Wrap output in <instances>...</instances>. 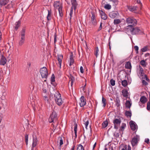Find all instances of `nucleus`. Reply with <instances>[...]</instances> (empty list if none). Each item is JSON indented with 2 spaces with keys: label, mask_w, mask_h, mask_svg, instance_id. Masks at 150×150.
Segmentation results:
<instances>
[{
  "label": "nucleus",
  "mask_w": 150,
  "mask_h": 150,
  "mask_svg": "<svg viewBox=\"0 0 150 150\" xmlns=\"http://www.w3.org/2000/svg\"><path fill=\"white\" fill-rule=\"evenodd\" d=\"M25 29L23 28L19 33L20 39L18 42V45L22 46L25 43Z\"/></svg>",
  "instance_id": "nucleus-1"
},
{
  "label": "nucleus",
  "mask_w": 150,
  "mask_h": 150,
  "mask_svg": "<svg viewBox=\"0 0 150 150\" xmlns=\"http://www.w3.org/2000/svg\"><path fill=\"white\" fill-rule=\"evenodd\" d=\"M6 93L5 90L4 88H1L0 90V96H1L2 103L3 105H7V100L6 97Z\"/></svg>",
  "instance_id": "nucleus-2"
},
{
  "label": "nucleus",
  "mask_w": 150,
  "mask_h": 150,
  "mask_svg": "<svg viewBox=\"0 0 150 150\" xmlns=\"http://www.w3.org/2000/svg\"><path fill=\"white\" fill-rule=\"evenodd\" d=\"M54 6L55 9H58L59 16L60 17H62L63 16L62 11V6L60 2H55L54 4Z\"/></svg>",
  "instance_id": "nucleus-3"
},
{
  "label": "nucleus",
  "mask_w": 150,
  "mask_h": 150,
  "mask_svg": "<svg viewBox=\"0 0 150 150\" xmlns=\"http://www.w3.org/2000/svg\"><path fill=\"white\" fill-rule=\"evenodd\" d=\"M55 100L56 103L58 105H61L63 103V101L61 98L60 94L57 92L56 93L54 94Z\"/></svg>",
  "instance_id": "nucleus-4"
},
{
  "label": "nucleus",
  "mask_w": 150,
  "mask_h": 150,
  "mask_svg": "<svg viewBox=\"0 0 150 150\" xmlns=\"http://www.w3.org/2000/svg\"><path fill=\"white\" fill-rule=\"evenodd\" d=\"M131 33L132 35L142 34L143 32L142 30L138 27L132 28L130 30Z\"/></svg>",
  "instance_id": "nucleus-5"
},
{
  "label": "nucleus",
  "mask_w": 150,
  "mask_h": 150,
  "mask_svg": "<svg viewBox=\"0 0 150 150\" xmlns=\"http://www.w3.org/2000/svg\"><path fill=\"white\" fill-rule=\"evenodd\" d=\"M40 72L42 78L45 79L47 78L48 73L47 70L45 67H43L41 68Z\"/></svg>",
  "instance_id": "nucleus-6"
},
{
  "label": "nucleus",
  "mask_w": 150,
  "mask_h": 150,
  "mask_svg": "<svg viewBox=\"0 0 150 150\" xmlns=\"http://www.w3.org/2000/svg\"><path fill=\"white\" fill-rule=\"evenodd\" d=\"M28 103L32 106L33 108L35 107V99L32 93H30L29 97L28 98Z\"/></svg>",
  "instance_id": "nucleus-7"
},
{
  "label": "nucleus",
  "mask_w": 150,
  "mask_h": 150,
  "mask_svg": "<svg viewBox=\"0 0 150 150\" xmlns=\"http://www.w3.org/2000/svg\"><path fill=\"white\" fill-rule=\"evenodd\" d=\"M126 22L128 24H131V25H129L128 26L135 25H136L137 22V21L136 19L131 17L127 18L126 19Z\"/></svg>",
  "instance_id": "nucleus-8"
},
{
  "label": "nucleus",
  "mask_w": 150,
  "mask_h": 150,
  "mask_svg": "<svg viewBox=\"0 0 150 150\" xmlns=\"http://www.w3.org/2000/svg\"><path fill=\"white\" fill-rule=\"evenodd\" d=\"M139 139V136L137 135H136L133 137L131 141L132 146H136L137 144Z\"/></svg>",
  "instance_id": "nucleus-9"
},
{
  "label": "nucleus",
  "mask_w": 150,
  "mask_h": 150,
  "mask_svg": "<svg viewBox=\"0 0 150 150\" xmlns=\"http://www.w3.org/2000/svg\"><path fill=\"white\" fill-rule=\"evenodd\" d=\"M57 114L55 112H53L51 115L49 119V121L50 122H54L56 121L57 120Z\"/></svg>",
  "instance_id": "nucleus-10"
},
{
  "label": "nucleus",
  "mask_w": 150,
  "mask_h": 150,
  "mask_svg": "<svg viewBox=\"0 0 150 150\" xmlns=\"http://www.w3.org/2000/svg\"><path fill=\"white\" fill-rule=\"evenodd\" d=\"M137 73L139 76L141 78L142 77L144 76V69L142 67L139 66L137 69Z\"/></svg>",
  "instance_id": "nucleus-11"
},
{
  "label": "nucleus",
  "mask_w": 150,
  "mask_h": 150,
  "mask_svg": "<svg viewBox=\"0 0 150 150\" xmlns=\"http://www.w3.org/2000/svg\"><path fill=\"white\" fill-rule=\"evenodd\" d=\"M121 122V120L118 119H115L113 121V123L114 125V128L115 129H117Z\"/></svg>",
  "instance_id": "nucleus-12"
},
{
  "label": "nucleus",
  "mask_w": 150,
  "mask_h": 150,
  "mask_svg": "<svg viewBox=\"0 0 150 150\" xmlns=\"http://www.w3.org/2000/svg\"><path fill=\"white\" fill-rule=\"evenodd\" d=\"M129 124L131 129L135 131L137 129V126L135 122L132 121H131L129 122Z\"/></svg>",
  "instance_id": "nucleus-13"
},
{
  "label": "nucleus",
  "mask_w": 150,
  "mask_h": 150,
  "mask_svg": "<svg viewBox=\"0 0 150 150\" xmlns=\"http://www.w3.org/2000/svg\"><path fill=\"white\" fill-rule=\"evenodd\" d=\"M109 16L111 18H118L119 14L117 11H114L110 13Z\"/></svg>",
  "instance_id": "nucleus-14"
},
{
  "label": "nucleus",
  "mask_w": 150,
  "mask_h": 150,
  "mask_svg": "<svg viewBox=\"0 0 150 150\" xmlns=\"http://www.w3.org/2000/svg\"><path fill=\"white\" fill-rule=\"evenodd\" d=\"M91 22L93 25H95L96 24V14L93 12L91 13Z\"/></svg>",
  "instance_id": "nucleus-15"
},
{
  "label": "nucleus",
  "mask_w": 150,
  "mask_h": 150,
  "mask_svg": "<svg viewBox=\"0 0 150 150\" xmlns=\"http://www.w3.org/2000/svg\"><path fill=\"white\" fill-rule=\"evenodd\" d=\"M80 105L81 107L84 106L86 104V100L85 98L83 96H82L80 98Z\"/></svg>",
  "instance_id": "nucleus-16"
},
{
  "label": "nucleus",
  "mask_w": 150,
  "mask_h": 150,
  "mask_svg": "<svg viewBox=\"0 0 150 150\" xmlns=\"http://www.w3.org/2000/svg\"><path fill=\"white\" fill-rule=\"evenodd\" d=\"M6 62V60L5 57L3 55H2L0 60V64L2 65H4Z\"/></svg>",
  "instance_id": "nucleus-17"
},
{
  "label": "nucleus",
  "mask_w": 150,
  "mask_h": 150,
  "mask_svg": "<svg viewBox=\"0 0 150 150\" xmlns=\"http://www.w3.org/2000/svg\"><path fill=\"white\" fill-rule=\"evenodd\" d=\"M28 87V90L30 93H32V92L33 91L34 88V86L33 84L32 83H29Z\"/></svg>",
  "instance_id": "nucleus-18"
},
{
  "label": "nucleus",
  "mask_w": 150,
  "mask_h": 150,
  "mask_svg": "<svg viewBox=\"0 0 150 150\" xmlns=\"http://www.w3.org/2000/svg\"><path fill=\"white\" fill-rule=\"evenodd\" d=\"M63 58V56L62 55L59 54L58 55V64L60 68H61L62 59Z\"/></svg>",
  "instance_id": "nucleus-19"
},
{
  "label": "nucleus",
  "mask_w": 150,
  "mask_h": 150,
  "mask_svg": "<svg viewBox=\"0 0 150 150\" xmlns=\"http://www.w3.org/2000/svg\"><path fill=\"white\" fill-rule=\"evenodd\" d=\"M100 13L102 19L105 20L107 18V16L105 13L102 11H100Z\"/></svg>",
  "instance_id": "nucleus-20"
},
{
  "label": "nucleus",
  "mask_w": 150,
  "mask_h": 150,
  "mask_svg": "<svg viewBox=\"0 0 150 150\" xmlns=\"http://www.w3.org/2000/svg\"><path fill=\"white\" fill-rule=\"evenodd\" d=\"M69 66H71L74 63L73 55L72 53L69 56Z\"/></svg>",
  "instance_id": "nucleus-21"
},
{
  "label": "nucleus",
  "mask_w": 150,
  "mask_h": 150,
  "mask_svg": "<svg viewBox=\"0 0 150 150\" xmlns=\"http://www.w3.org/2000/svg\"><path fill=\"white\" fill-rule=\"evenodd\" d=\"M8 1V0H0V7L6 5Z\"/></svg>",
  "instance_id": "nucleus-22"
},
{
  "label": "nucleus",
  "mask_w": 150,
  "mask_h": 150,
  "mask_svg": "<svg viewBox=\"0 0 150 150\" xmlns=\"http://www.w3.org/2000/svg\"><path fill=\"white\" fill-rule=\"evenodd\" d=\"M71 2L72 5V7L73 8L74 10H76L77 5L76 0H71Z\"/></svg>",
  "instance_id": "nucleus-23"
},
{
  "label": "nucleus",
  "mask_w": 150,
  "mask_h": 150,
  "mask_svg": "<svg viewBox=\"0 0 150 150\" xmlns=\"http://www.w3.org/2000/svg\"><path fill=\"white\" fill-rule=\"evenodd\" d=\"M83 121L84 122V124L85 127V129H86V130H87V126L89 124L88 120L87 118H85L84 120H83Z\"/></svg>",
  "instance_id": "nucleus-24"
},
{
  "label": "nucleus",
  "mask_w": 150,
  "mask_h": 150,
  "mask_svg": "<svg viewBox=\"0 0 150 150\" xmlns=\"http://www.w3.org/2000/svg\"><path fill=\"white\" fill-rule=\"evenodd\" d=\"M38 140L35 137H33V142L32 144V147H35L37 144Z\"/></svg>",
  "instance_id": "nucleus-25"
},
{
  "label": "nucleus",
  "mask_w": 150,
  "mask_h": 150,
  "mask_svg": "<svg viewBox=\"0 0 150 150\" xmlns=\"http://www.w3.org/2000/svg\"><path fill=\"white\" fill-rule=\"evenodd\" d=\"M122 95L125 97L127 98L128 96V92L127 91L126 89H124L122 91Z\"/></svg>",
  "instance_id": "nucleus-26"
},
{
  "label": "nucleus",
  "mask_w": 150,
  "mask_h": 150,
  "mask_svg": "<svg viewBox=\"0 0 150 150\" xmlns=\"http://www.w3.org/2000/svg\"><path fill=\"white\" fill-rule=\"evenodd\" d=\"M146 59L145 60H142L140 62V64L143 67H144L146 66L147 64L146 62Z\"/></svg>",
  "instance_id": "nucleus-27"
},
{
  "label": "nucleus",
  "mask_w": 150,
  "mask_h": 150,
  "mask_svg": "<svg viewBox=\"0 0 150 150\" xmlns=\"http://www.w3.org/2000/svg\"><path fill=\"white\" fill-rule=\"evenodd\" d=\"M140 100L142 104H144L147 101V99L145 97L143 96L141 98Z\"/></svg>",
  "instance_id": "nucleus-28"
},
{
  "label": "nucleus",
  "mask_w": 150,
  "mask_h": 150,
  "mask_svg": "<svg viewBox=\"0 0 150 150\" xmlns=\"http://www.w3.org/2000/svg\"><path fill=\"white\" fill-rule=\"evenodd\" d=\"M21 24V21H20L16 22L15 23V29L17 30L20 26Z\"/></svg>",
  "instance_id": "nucleus-29"
},
{
  "label": "nucleus",
  "mask_w": 150,
  "mask_h": 150,
  "mask_svg": "<svg viewBox=\"0 0 150 150\" xmlns=\"http://www.w3.org/2000/svg\"><path fill=\"white\" fill-rule=\"evenodd\" d=\"M48 15L47 16V18L48 20H50L51 19V16L52 14V11L51 10H48Z\"/></svg>",
  "instance_id": "nucleus-30"
},
{
  "label": "nucleus",
  "mask_w": 150,
  "mask_h": 150,
  "mask_svg": "<svg viewBox=\"0 0 150 150\" xmlns=\"http://www.w3.org/2000/svg\"><path fill=\"white\" fill-rule=\"evenodd\" d=\"M125 105L126 107L130 108L131 106L132 103L130 101L127 100L125 103Z\"/></svg>",
  "instance_id": "nucleus-31"
},
{
  "label": "nucleus",
  "mask_w": 150,
  "mask_h": 150,
  "mask_svg": "<svg viewBox=\"0 0 150 150\" xmlns=\"http://www.w3.org/2000/svg\"><path fill=\"white\" fill-rule=\"evenodd\" d=\"M108 125V122L107 120H106L105 121H104L102 123V128H105Z\"/></svg>",
  "instance_id": "nucleus-32"
},
{
  "label": "nucleus",
  "mask_w": 150,
  "mask_h": 150,
  "mask_svg": "<svg viewBox=\"0 0 150 150\" xmlns=\"http://www.w3.org/2000/svg\"><path fill=\"white\" fill-rule=\"evenodd\" d=\"M126 127V124L125 123H122L119 129L120 131L123 132Z\"/></svg>",
  "instance_id": "nucleus-33"
},
{
  "label": "nucleus",
  "mask_w": 150,
  "mask_h": 150,
  "mask_svg": "<svg viewBox=\"0 0 150 150\" xmlns=\"http://www.w3.org/2000/svg\"><path fill=\"white\" fill-rule=\"evenodd\" d=\"M125 68L127 69H130L131 67V65L130 62H127L125 64Z\"/></svg>",
  "instance_id": "nucleus-34"
},
{
  "label": "nucleus",
  "mask_w": 150,
  "mask_h": 150,
  "mask_svg": "<svg viewBox=\"0 0 150 150\" xmlns=\"http://www.w3.org/2000/svg\"><path fill=\"white\" fill-rule=\"evenodd\" d=\"M77 125L75 124L74 127V134L75 136L74 138L76 139L77 137Z\"/></svg>",
  "instance_id": "nucleus-35"
},
{
  "label": "nucleus",
  "mask_w": 150,
  "mask_h": 150,
  "mask_svg": "<svg viewBox=\"0 0 150 150\" xmlns=\"http://www.w3.org/2000/svg\"><path fill=\"white\" fill-rule=\"evenodd\" d=\"M77 150H84V149L83 146L81 144H79L78 145Z\"/></svg>",
  "instance_id": "nucleus-36"
},
{
  "label": "nucleus",
  "mask_w": 150,
  "mask_h": 150,
  "mask_svg": "<svg viewBox=\"0 0 150 150\" xmlns=\"http://www.w3.org/2000/svg\"><path fill=\"white\" fill-rule=\"evenodd\" d=\"M125 115L127 117H131L132 114L131 111H127L125 112Z\"/></svg>",
  "instance_id": "nucleus-37"
},
{
  "label": "nucleus",
  "mask_w": 150,
  "mask_h": 150,
  "mask_svg": "<svg viewBox=\"0 0 150 150\" xmlns=\"http://www.w3.org/2000/svg\"><path fill=\"white\" fill-rule=\"evenodd\" d=\"M137 7L136 6H131L129 7V10L130 11H133L135 10H137Z\"/></svg>",
  "instance_id": "nucleus-38"
},
{
  "label": "nucleus",
  "mask_w": 150,
  "mask_h": 150,
  "mask_svg": "<svg viewBox=\"0 0 150 150\" xmlns=\"http://www.w3.org/2000/svg\"><path fill=\"white\" fill-rule=\"evenodd\" d=\"M122 84L124 87L126 86L127 85V81L126 80H123L122 81Z\"/></svg>",
  "instance_id": "nucleus-39"
},
{
  "label": "nucleus",
  "mask_w": 150,
  "mask_h": 150,
  "mask_svg": "<svg viewBox=\"0 0 150 150\" xmlns=\"http://www.w3.org/2000/svg\"><path fill=\"white\" fill-rule=\"evenodd\" d=\"M121 22V20L119 19H115L114 21V24L115 25L118 24Z\"/></svg>",
  "instance_id": "nucleus-40"
},
{
  "label": "nucleus",
  "mask_w": 150,
  "mask_h": 150,
  "mask_svg": "<svg viewBox=\"0 0 150 150\" xmlns=\"http://www.w3.org/2000/svg\"><path fill=\"white\" fill-rule=\"evenodd\" d=\"M102 102L103 104V107H105L106 104V100L103 97L102 98Z\"/></svg>",
  "instance_id": "nucleus-41"
},
{
  "label": "nucleus",
  "mask_w": 150,
  "mask_h": 150,
  "mask_svg": "<svg viewBox=\"0 0 150 150\" xmlns=\"http://www.w3.org/2000/svg\"><path fill=\"white\" fill-rule=\"evenodd\" d=\"M111 6L109 4H106L105 5L104 8L107 9L109 10L111 8Z\"/></svg>",
  "instance_id": "nucleus-42"
},
{
  "label": "nucleus",
  "mask_w": 150,
  "mask_h": 150,
  "mask_svg": "<svg viewBox=\"0 0 150 150\" xmlns=\"http://www.w3.org/2000/svg\"><path fill=\"white\" fill-rule=\"evenodd\" d=\"M44 100L46 102H47V103H49V98L48 97L46 96H43Z\"/></svg>",
  "instance_id": "nucleus-43"
},
{
  "label": "nucleus",
  "mask_w": 150,
  "mask_h": 150,
  "mask_svg": "<svg viewBox=\"0 0 150 150\" xmlns=\"http://www.w3.org/2000/svg\"><path fill=\"white\" fill-rule=\"evenodd\" d=\"M109 1L112 2L114 5H116L118 4V0H109Z\"/></svg>",
  "instance_id": "nucleus-44"
},
{
  "label": "nucleus",
  "mask_w": 150,
  "mask_h": 150,
  "mask_svg": "<svg viewBox=\"0 0 150 150\" xmlns=\"http://www.w3.org/2000/svg\"><path fill=\"white\" fill-rule=\"evenodd\" d=\"M51 83L52 84V83L55 81V77L54 74H52L51 77Z\"/></svg>",
  "instance_id": "nucleus-45"
},
{
  "label": "nucleus",
  "mask_w": 150,
  "mask_h": 150,
  "mask_svg": "<svg viewBox=\"0 0 150 150\" xmlns=\"http://www.w3.org/2000/svg\"><path fill=\"white\" fill-rule=\"evenodd\" d=\"M28 135L27 134H26L25 136V139L26 145H27L28 143Z\"/></svg>",
  "instance_id": "nucleus-46"
},
{
  "label": "nucleus",
  "mask_w": 150,
  "mask_h": 150,
  "mask_svg": "<svg viewBox=\"0 0 150 150\" xmlns=\"http://www.w3.org/2000/svg\"><path fill=\"white\" fill-rule=\"evenodd\" d=\"M141 79H145L146 81H149V79L147 77V76L146 75H144V76L142 77Z\"/></svg>",
  "instance_id": "nucleus-47"
},
{
  "label": "nucleus",
  "mask_w": 150,
  "mask_h": 150,
  "mask_svg": "<svg viewBox=\"0 0 150 150\" xmlns=\"http://www.w3.org/2000/svg\"><path fill=\"white\" fill-rule=\"evenodd\" d=\"M148 48L146 47H144L141 49V51L143 52H146Z\"/></svg>",
  "instance_id": "nucleus-48"
},
{
  "label": "nucleus",
  "mask_w": 150,
  "mask_h": 150,
  "mask_svg": "<svg viewBox=\"0 0 150 150\" xmlns=\"http://www.w3.org/2000/svg\"><path fill=\"white\" fill-rule=\"evenodd\" d=\"M110 82L111 85L112 86H114L115 85V81L113 79H112L110 80Z\"/></svg>",
  "instance_id": "nucleus-49"
},
{
  "label": "nucleus",
  "mask_w": 150,
  "mask_h": 150,
  "mask_svg": "<svg viewBox=\"0 0 150 150\" xmlns=\"http://www.w3.org/2000/svg\"><path fill=\"white\" fill-rule=\"evenodd\" d=\"M147 109L148 110H150V99L149 101L147 103Z\"/></svg>",
  "instance_id": "nucleus-50"
},
{
  "label": "nucleus",
  "mask_w": 150,
  "mask_h": 150,
  "mask_svg": "<svg viewBox=\"0 0 150 150\" xmlns=\"http://www.w3.org/2000/svg\"><path fill=\"white\" fill-rule=\"evenodd\" d=\"M73 8H72V7H71V10H70V13H69V15H70V19H71V17H72V14H73Z\"/></svg>",
  "instance_id": "nucleus-51"
},
{
  "label": "nucleus",
  "mask_w": 150,
  "mask_h": 150,
  "mask_svg": "<svg viewBox=\"0 0 150 150\" xmlns=\"http://www.w3.org/2000/svg\"><path fill=\"white\" fill-rule=\"evenodd\" d=\"M134 49L136 51V52L137 53H138V50H139V47L137 46H135L134 47Z\"/></svg>",
  "instance_id": "nucleus-52"
},
{
  "label": "nucleus",
  "mask_w": 150,
  "mask_h": 150,
  "mask_svg": "<svg viewBox=\"0 0 150 150\" xmlns=\"http://www.w3.org/2000/svg\"><path fill=\"white\" fill-rule=\"evenodd\" d=\"M12 4H9L8 6L6 7V8H7L9 9L11 8L12 7Z\"/></svg>",
  "instance_id": "nucleus-53"
},
{
  "label": "nucleus",
  "mask_w": 150,
  "mask_h": 150,
  "mask_svg": "<svg viewBox=\"0 0 150 150\" xmlns=\"http://www.w3.org/2000/svg\"><path fill=\"white\" fill-rule=\"evenodd\" d=\"M142 83L143 85H146L148 84L143 79H142Z\"/></svg>",
  "instance_id": "nucleus-54"
},
{
  "label": "nucleus",
  "mask_w": 150,
  "mask_h": 150,
  "mask_svg": "<svg viewBox=\"0 0 150 150\" xmlns=\"http://www.w3.org/2000/svg\"><path fill=\"white\" fill-rule=\"evenodd\" d=\"M42 92L43 93H46L47 89L45 87H44V86L43 87V88H42Z\"/></svg>",
  "instance_id": "nucleus-55"
},
{
  "label": "nucleus",
  "mask_w": 150,
  "mask_h": 150,
  "mask_svg": "<svg viewBox=\"0 0 150 150\" xmlns=\"http://www.w3.org/2000/svg\"><path fill=\"white\" fill-rule=\"evenodd\" d=\"M98 51H99L98 48V47H97L96 48V52L95 53V55H96V57L97 56V55H98Z\"/></svg>",
  "instance_id": "nucleus-56"
},
{
  "label": "nucleus",
  "mask_w": 150,
  "mask_h": 150,
  "mask_svg": "<svg viewBox=\"0 0 150 150\" xmlns=\"http://www.w3.org/2000/svg\"><path fill=\"white\" fill-rule=\"evenodd\" d=\"M102 28V23H100V27H99L98 29V31H99L101 30Z\"/></svg>",
  "instance_id": "nucleus-57"
},
{
  "label": "nucleus",
  "mask_w": 150,
  "mask_h": 150,
  "mask_svg": "<svg viewBox=\"0 0 150 150\" xmlns=\"http://www.w3.org/2000/svg\"><path fill=\"white\" fill-rule=\"evenodd\" d=\"M127 145H125L124 146L123 148L121 150H127Z\"/></svg>",
  "instance_id": "nucleus-58"
},
{
  "label": "nucleus",
  "mask_w": 150,
  "mask_h": 150,
  "mask_svg": "<svg viewBox=\"0 0 150 150\" xmlns=\"http://www.w3.org/2000/svg\"><path fill=\"white\" fill-rule=\"evenodd\" d=\"M80 71L82 73H83L84 72L83 67L82 66H81L80 67Z\"/></svg>",
  "instance_id": "nucleus-59"
},
{
  "label": "nucleus",
  "mask_w": 150,
  "mask_h": 150,
  "mask_svg": "<svg viewBox=\"0 0 150 150\" xmlns=\"http://www.w3.org/2000/svg\"><path fill=\"white\" fill-rule=\"evenodd\" d=\"M149 140L148 138H146L145 139L144 142L147 144H149Z\"/></svg>",
  "instance_id": "nucleus-60"
},
{
  "label": "nucleus",
  "mask_w": 150,
  "mask_h": 150,
  "mask_svg": "<svg viewBox=\"0 0 150 150\" xmlns=\"http://www.w3.org/2000/svg\"><path fill=\"white\" fill-rule=\"evenodd\" d=\"M74 81V79L73 77H71V86L72 85L73 82Z\"/></svg>",
  "instance_id": "nucleus-61"
},
{
  "label": "nucleus",
  "mask_w": 150,
  "mask_h": 150,
  "mask_svg": "<svg viewBox=\"0 0 150 150\" xmlns=\"http://www.w3.org/2000/svg\"><path fill=\"white\" fill-rule=\"evenodd\" d=\"M63 140L62 139V138H61V139L60 140V146L62 145L63 144Z\"/></svg>",
  "instance_id": "nucleus-62"
},
{
  "label": "nucleus",
  "mask_w": 150,
  "mask_h": 150,
  "mask_svg": "<svg viewBox=\"0 0 150 150\" xmlns=\"http://www.w3.org/2000/svg\"><path fill=\"white\" fill-rule=\"evenodd\" d=\"M144 104H142L141 102H139V105L140 106L142 107H144Z\"/></svg>",
  "instance_id": "nucleus-63"
},
{
  "label": "nucleus",
  "mask_w": 150,
  "mask_h": 150,
  "mask_svg": "<svg viewBox=\"0 0 150 150\" xmlns=\"http://www.w3.org/2000/svg\"><path fill=\"white\" fill-rule=\"evenodd\" d=\"M127 150H131V148L130 146L129 145L127 146Z\"/></svg>",
  "instance_id": "nucleus-64"
}]
</instances>
